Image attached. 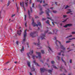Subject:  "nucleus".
<instances>
[{
  "label": "nucleus",
  "mask_w": 75,
  "mask_h": 75,
  "mask_svg": "<svg viewBox=\"0 0 75 75\" xmlns=\"http://www.w3.org/2000/svg\"><path fill=\"white\" fill-rule=\"evenodd\" d=\"M32 21H33L32 24L33 27H35V26L38 27V25L41 28L42 27V26H41V23L40 22H38V24H36V23H34V20L33 18H32Z\"/></svg>",
  "instance_id": "nucleus-1"
},
{
  "label": "nucleus",
  "mask_w": 75,
  "mask_h": 75,
  "mask_svg": "<svg viewBox=\"0 0 75 75\" xmlns=\"http://www.w3.org/2000/svg\"><path fill=\"white\" fill-rule=\"evenodd\" d=\"M27 36V30H25L24 31V32L23 33V38L24 39H23V42L22 43L24 42L26 40V37Z\"/></svg>",
  "instance_id": "nucleus-2"
},
{
  "label": "nucleus",
  "mask_w": 75,
  "mask_h": 75,
  "mask_svg": "<svg viewBox=\"0 0 75 75\" xmlns=\"http://www.w3.org/2000/svg\"><path fill=\"white\" fill-rule=\"evenodd\" d=\"M48 30H47V31L45 32V34H42L41 35L40 37L42 40H44L45 38V34L48 32Z\"/></svg>",
  "instance_id": "nucleus-3"
},
{
  "label": "nucleus",
  "mask_w": 75,
  "mask_h": 75,
  "mask_svg": "<svg viewBox=\"0 0 75 75\" xmlns=\"http://www.w3.org/2000/svg\"><path fill=\"white\" fill-rule=\"evenodd\" d=\"M45 71H47L49 73H51L52 72V70H47L46 69H45L44 68H42L40 69V71L41 72H44Z\"/></svg>",
  "instance_id": "nucleus-4"
},
{
  "label": "nucleus",
  "mask_w": 75,
  "mask_h": 75,
  "mask_svg": "<svg viewBox=\"0 0 75 75\" xmlns=\"http://www.w3.org/2000/svg\"><path fill=\"white\" fill-rule=\"evenodd\" d=\"M37 34H38V32H37V31H36V32H35L33 33H31L30 34V35L31 36V37H35V34L37 35Z\"/></svg>",
  "instance_id": "nucleus-5"
},
{
  "label": "nucleus",
  "mask_w": 75,
  "mask_h": 75,
  "mask_svg": "<svg viewBox=\"0 0 75 75\" xmlns=\"http://www.w3.org/2000/svg\"><path fill=\"white\" fill-rule=\"evenodd\" d=\"M40 37H39L38 38V43H37L35 42L33 43V44L35 45H37V46H40L41 45V43H40Z\"/></svg>",
  "instance_id": "nucleus-6"
},
{
  "label": "nucleus",
  "mask_w": 75,
  "mask_h": 75,
  "mask_svg": "<svg viewBox=\"0 0 75 75\" xmlns=\"http://www.w3.org/2000/svg\"><path fill=\"white\" fill-rule=\"evenodd\" d=\"M36 53L38 55V56H36V58H37L38 57L39 59H40L41 58V53L40 52H36Z\"/></svg>",
  "instance_id": "nucleus-7"
},
{
  "label": "nucleus",
  "mask_w": 75,
  "mask_h": 75,
  "mask_svg": "<svg viewBox=\"0 0 75 75\" xmlns=\"http://www.w3.org/2000/svg\"><path fill=\"white\" fill-rule=\"evenodd\" d=\"M57 42H59V44L61 47H64V46L63 45H61V42H60L57 40H56V41L55 42V44H56L57 47H58V45H57Z\"/></svg>",
  "instance_id": "nucleus-8"
},
{
  "label": "nucleus",
  "mask_w": 75,
  "mask_h": 75,
  "mask_svg": "<svg viewBox=\"0 0 75 75\" xmlns=\"http://www.w3.org/2000/svg\"><path fill=\"white\" fill-rule=\"evenodd\" d=\"M33 50H32L31 52H31H29V53H27V55L28 57V58H29L30 59V56H29V55H32V54H33Z\"/></svg>",
  "instance_id": "nucleus-9"
},
{
  "label": "nucleus",
  "mask_w": 75,
  "mask_h": 75,
  "mask_svg": "<svg viewBox=\"0 0 75 75\" xmlns=\"http://www.w3.org/2000/svg\"><path fill=\"white\" fill-rule=\"evenodd\" d=\"M60 48L62 50H61V53H64V51L65 50V48L64 47H60Z\"/></svg>",
  "instance_id": "nucleus-10"
},
{
  "label": "nucleus",
  "mask_w": 75,
  "mask_h": 75,
  "mask_svg": "<svg viewBox=\"0 0 75 75\" xmlns=\"http://www.w3.org/2000/svg\"><path fill=\"white\" fill-rule=\"evenodd\" d=\"M46 12V14H47L48 16H50V15H49V13L50 12V11L49 10V9H47V10L45 11Z\"/></svg>",
  "instance_id": "nucleus-11"
},
{
  "label": "nucleus",
  "mask_w": 75,
  "mask_h": 75,
  "mask_svg": "<svg viewBox=\"0 0 75 75\" xmlns=\"http://www.w3.org/2000/svg\"><path fill=\"white\" fill-rule=\"evenodd\" d=\"M72 24H69L66 25L65 26H64V27L67 28V27H71V26H72Z\"/></svg>",
  "instance_id": "nucleus-12"
},
{
  "label": "nucleus",
  "mask_w": 75,
  "mask_h": 75,
  "mask_svg": "<svg viewBox=\"0 0 75 75\" xmlns=\"http://www.w3.org/2000/svg\"><path fill=\"white\" fill-rule=\"evenodd\" d=\"M20 6H21L22 7H23V8L25 11V7H24V2H22V3L21 2L20 3Z\"/></svg>",
  "instance_id": "nucleus-13"
},
{
  "label": "nucleus",
  "mask_w": 75,
  "mask_h": 75,
  "mask_svg": "<svg viewBox=\"0 0 75 75\" xmlns=\"http://www.w3.org/2000/svg\"><path fill=\"white\" fill-rule=\"evenodd\" d=\"M47 18H48V19H50V20H51L52 21V24L54 26L55 25H54V20L53 19H52V18L50 17V18H48V17H47Z\"/></svg>",
  "instance_id": "nucleus-14"
},
{
  "label": "nucleus",
  "mask_w": 75,
  "mask_h": 75,
  "mask_svg": "<svg viewBox=\"0 0 75 75\" xmlns=\"http://www.w3.org/2000/svg\"><path fill=\"white\" fill-rule=\"evenodd\" d=\"M17 31L18 34L19 35H21V32H22V31H21V30H18Z\"/></svg>",
  "instance_id": "nucleus-15"
},
{
  "label": "nucleus",
  "mask_w": 75,
  "mask_h": 75,
  "mask_svg": "<svg viewBox=\"0 0 75 75\" xmlns=\"http://www.w3.org/2000/svg\"><path fill=\"white\" fill-rule=\"evenodd\" d=\"M62 69H63V70H64L65 72H67V71H66V70L65 69H63V68H62V65L61 66V67L60 68V70L61 71H62V70H61Z\"/></svg>",
  "instance_id": "nucleus-16"
},
{
  "label": "nucleus",
  "mask_w": 75,
  "mask_h": 75,
  "mask_svg": "<svg viewBox=\"0 0 75 75\" xmlns=\"http://www.w3.org/2000/svg\"><path fill=\"white\" fill-rule=\"evenodd\" d=\"M42 8H40V11L41 12L39 13V14L40 15H41L43 13H44V12L43 11H42Z\"/></svg>",
  "instance_id": "nucleus-17"
},
{
  "label": "nucleus",
  "mask_w": 75,
  "mask_h": 75,
  "mask_svg": "<svg viewBox=\"0 0 75 75\" xmlns=\"http://www.w3.org/2000/svg\"><path fill=\"white\" fill-rule=\"evenodd\" d=\"M11 3V1H8V3H7V4L6 5L7 7H8V6H9V5H10V4Z\"/></svg>",
  "instance_id": "nucleus-18"
},
{
  "label": "nucleus",
  "mask_w": 75,
  "mask_h": 75,
  "mask_svg": "<svg viewBox=\"0 0 75 75\" xmlns=\"http://www.w3.org/2000/svg\"><path fill=\"white\" fill-rule=\"evenodd\" d=\"M33 63L35 64V65H37L38 67L40 66V65H38V63H37L36 62L35 60H34L33 61Z\"/></svg>",
  "instance_id": "nucleus-19"
},
{
  "label": "nucleus",
  "mask_w": 75,
  "mask_h": 75,
  "mask_svg": "<svg viewBox=\"0 0 75 75\" xmlns=\"http://www.w3.org/2000/svg\"><path fill=\"white\" fill-rule=\"evenodd\" d=\"M30 62H29L28 61V62L27 64H28V67H31V66L30 65Z\"/></svg>",
  "instance_id": "nucleus-20"
},
{
  "label": "nucleus",
  "mask_w": 75,
  "mask_h": 75,
  "mask_svg": "<svg viewBox=\"0 0 75 75\" xmlns=\"http://www.w3.org/2000/svg\"><path fill=\"white\" fill-rule=\"evenodd\" d=\"M28 14L29 16V18H30V11L29 10H28Z\"/></svg>",
  "instance_id": "nucleus-21"
},
{
  "label": "nucleus",
  "mask_w": 75,
  "mask_h": 75,
  "mask_svg": "<svg viewBox=\"0 0 75 75\" xmlns=\"http://www.w3.org/2000/svg\"><path fill=\"white\" fill-rule=\"evenodd\" d=\"M61 59L62 61H63V62H64V63L65 65H66V62H65V61H64V60H63V58L62 57L61 58Z\"/></svg>",
  "instance_id": "nucleus-22"
},
{
  "label": "nucleus",
  "mask_w": 75,
  "mask_h": 75,
  "mask_svg": "<svg viewBox=\"0 0 75 75\" xmlns=\"http://www.w3.org/2000/svg\"><path fill=\"white\" fill-rule=\"evenodd\" d=\"M46 23L50 25V22H49V20H47L46 21Z\"/></svg>",
  "instance_id": "nucleus-23"
},
{
  "label": "nucleus",
  "mask_w": 75,
  "mask_h": 75,
  "mask_svg": "<svg viewBox=\"0 0 75 75\" xmlns=\"http://www.w3.org/2000/svg\"><path fill=\"white\" fill-rule=\"evenodd\" d=\"M24 51V47H23L22 48L21 50V52H23Z\"/></svg>",
  "instance_id": "nucleus-24"
},
{
  "label": "nucleus",
  "mask_w": 75,
  "mask_h": 75,
  "mask_svg": "<svg viewBox=\"0 0 75 75\" xmlns=\"http://www.w3.org/2000/svg\"><path fill=\"white\" fill-rule=\"evenodd\" d=\"M69 11V12H67V14H69V13H71L72 11H71V9H68Z\"/></svg>",
  "instance_id": "nucleus-25"
},
{
  "label": "nucleus",
  "mask_w": 75,
  "mask_h": 75,
  "mask_svg": "<svg viewBox=\"0 0 75 75\" xmlns=\"http://www.w3.org/2000/svg\"><path fill=\"white\" fill-rule=\"evenodd\" d=\"M58 31V29H55L54 30H53V33H55V31H56V32H57Z\"/></svg>",
  "instance_id": "nucleus-26"
},
{
  "label": "nucleus",
  "mask_w": 75,
  "mask_h": 75,
  "mask_svg": "<svg viewBox=\"0 0 75 75\" xmlns=\"http://www.w3.org/2000/svg\"><path fill=\"white\" fill-rule=\"evenodd\" d=\"M31 70L32 71H35V69L34 67H33L31 69Z\"/></svg>",
  "instance_id": "nucleus-27"
},
{
  "label": "nucleus",
  "mask_w": 75,
  "mask_h": 75,
  "mask_svg": "<svg viewBox=\"0 0 75 75\" xmlns=\"http://www.w3.org/2000/svg\"><path fill=\"white\" fill-rule=\"evenodd\" d=\"M52 67H53L54 68H55V69H58V68L57 67L55 66L54 65H52Z\"/></svg>",
  "instance_id": "nucleus-28"
},
{
  "label": "nucleus",
  "mask_w": 75,
  "mask_h": 75,
  "mask_svg": "<svg viewBox=\"0 0 75 75\" xmlns=\"http://www.w3.org/2000/svg\"><path fill=\"white\" fill-rule=\"evenodd\" d=\"M37 1H38V2H40V3H41L42 2V0H41L40 1V0H37Z\"/></svg>",
  "instance_id": "nucleus-29"
},
{
  "label": "nucleus",
  "mask_w": 75,
  "mask_h": 75,
  "mask_svg": "<svg viewBox=\"0 0 75 75\" xmlns=\"http://www.w3.org/2000/svg\"><path fill=\"white\" fill-rule=\"evenodd\" d=\"M48 34H53L54 33H51V32H48Z\"/></svg>",
  "instance_id": "nucleus-30"
},
{
  "label": "nucleus",
  "mask_w": 75,
  "mask_h": 75,
  "mask_svg": "<svg viewBox=\"0 0 75 75\" xmlns=\"http://www.w3.org/2000/svg\"><path fill=\"white\" fill-rule=\"evenodd\" d=\"M41 52L42 54H44L45 52H44V51L42 50H41Z\"/></svg>",
  "instance_id": "nucleus-31"
},
{
  "label": "nucleus",
  "mask_w": 75,
  "mask_h": 75,
  "mask_svg": "<svg viewBox=\"0 0 75 75\" xmlns=\"http://www.w3.org/2000/svg\"><path fill=\"white\" fill-rule=\"evenodd\" d=\"M30 11L31 13L33 12V9H32V8H31V7H30Z\"/></svg>",
  "instance_id": "nucleus-32"
},
{
  "label": "nucleus",
  "mask_w": 75,
  "mask_h": 75,
  "mask_svg": "<svg viewBox=\"0 0 75 75\" xmlns=\"http://www.w3.org/2000/svg\"><path fill=\"white\" fill-rule=\"evenodd\" d=\"M16 6L17 8V9L18 10V9L19 8H18V6H17V3H16Z\"/></svg>",
  "instance_id": "nucleus-33"
},
{
  "label": "nucleus",
  "mask_w": 75,
  "mask_h": 75,
  "mask_svg": "<svg viewBox=\"0 0 75 75\" xmlns=\"http://www.w3.org/2000/svg\"><path fill=\"white\" fill-rule=\"evenodd\" d=\"M47 5H48L47 4H45L43 5V7H45V6H47Z\"/></svg>",
  "instance_id": "nucleus-34"
},
{
  "label": "nucleus",
  "mask_w": 75,
  "mask_h": 75,
  "mask_svg": "<svg viewBox=\"0 0 75 75\" xmlns=\"http://www.w3.org/2000/svg\"><path fill=\"white\" fill-rule=\"evenodd\" d=\"M53 12L54 13H57V11H53Z\"/></svg>",
  "instance_id": "nucleus-35"
},
{
  "label": "nucleus",
  "mask_w": 75,
  "mask_h": 75,
  "mask_svg": "<svg viewBox=\"0 0 75 75\" xmlns=\"http://www.w3.org/2000/svg\"><path fill=\"white\" fill-rule=\"evenodd\" d=\"M71 42V41H70V40L67 41L66 42V43H69V42Z\"/></svg>",
  "instance_id": "nucleus-36"
},
{
  "label": "nucleus",
  "mask_w": 75,
  "mask_h": 75,
  "mask_svg": "<svg viewBox=\"0 0 75 75\" xmlns=\"http://www.w3.org/2000/svg\"><path fill=\"white\" fill-rule=\"evenodd\" d=\"M26 18H27V16L26 15H25V21L26 20Z\"/></svg>",
  "instance_id": "nucleus-37"
},
{
  "label": "nucleus",
  "mask_w": 75,
  "mask_h": 75,
  "mask_svg": "<svg viewBox=\"0 0 75 75\" xmlns=\"http://www.w3.org/2000/svg\"><path fill=\"white\" fill-rule=\"evenodd\" d=\"M72 35H70V36H69V37H67L66 38H69V37H72Z\"/></svg>",
  "instance_id": "nucleus-38"
},
{
  "label": "nucleus",
  "mask_w": 75,
  "mask_h": 75,
  "mask_svg": "<svg viewBox=\"0 0 75 75\" xmlns=\"http://www.w3.org/2000/svg\"><path fill=\"white\" fill-rule=\"evenodd\" d=\"M49 49L50 50V51H52V49H51L50 47H49Z\"/></svg>",
  "instance_id": "nucleus-39"
},
{
  "label": "nucleus",
  "mask_w": 75,
  "mask_h": 75,
  "mask_svg": "<svg viewBox=\"0 0 75 75\" xmlns=\"http://www.w3.org/2000/svg\"><path fill=\"white\" fill-rule=\"evenodd\" d=\"M73 39L75 40V38H72V39H70V38L69 39V40H73Z\"/></svg>",
  "instance_id": "nucleus-40"
},
{
  "label": "nucleus",
  "mask_w": 75,
  "mask_h": 75,
  "mask_svg": "<svg viewBox=\"0 0 75 75\" xmlns=\"http://www.w3.org/2000/svg\"><path fill=\"white\" fill-rule=\"evenodd\" d=\"M54 63H55V62H54V61H52L51 62V64H54Z\"/></svg>",
  "instance_id": "nucleus-41"
},
{
  "label": "nucleus",
  "mask_w": 75,
  "mask_h": 75,
  "mask_svg": "<svg viewBox=\"0 0 75 75\" xmlns=\"http://www.w3.org/2000/svg\"><path fill=\"white\" fill-rule=\"evenodd\" d=\"M16 43L17 45H18V41H17L16 42Z\"/></svg>",
  "instance_id": "nucleus-42"
},
{
  "label": "nucleus",
  "mask_w": 75,
  "mask_h": 75,
  "mask_svg": "<svg viewBox=\"0 0 75 75\" xmlns=\"http://www.w3.org/2000/svg\"><path fill=\"white\" fill-rule=\"evenodd\" d=\"M35 56H34V55H33V57H32V58H33V59H34V58H35Z\"/></svg>",
  "instance_id": "nucleus-43"
},
{
  "label": "nucleus",
  "mask_w": 75,
  "mask_h": 75,
  "mask_svg": "<svg viewBox=\"0 0 75 75\" xmlns=\"http://www.w3.org/2000/svg\"><path fill=\"white\" fill-rule=\"evenodd\" d=\"M57 57L58 58L57 59H58V60H59V59H60V57H59L58 56H57Z\"/></svg>",
  "instance_id": "nucleus-44"
},
{
  "label": "nucleus",
  "mask_w": 75,
  "mask_h": 75,
  "mask_svg": "<svg viewBox=\"0 0 75 75\" xmlns=\"http://www.w3.org/2000/svg\"><path fill=\"white\" fill-rule=\"evenodd\" d=\"M14 16H15V14L12 15L11 17H13Z\"/></svg>",
  "instance_id": "nucleus-45"
},
{
  "label": "nucleus",
  "mask_w": 75,
  "mask_h": 75,
  "mask_svg": "<svg viewBox=\"0 0 75 75\" xmlns=\"http://www.w3.org/2000/svg\"><path fill=\"white\" fill-rule=\"evenodd\" d=\"M68 7H69V6H68V5H67V6H66L65 7V9H67V8H68Z\"/></svg>",
  "instance_id": "nucleus-46"
},
{
  "label": "nucleus",
  "mask_w": 75,
  "mask_h": 75,
  "mask_svg": "<svg viewBox=\"0 0 75 75\" xmlns=\"http://www.w3.org/2000/svg\"><path fill=\"white\" fill-rule=\"evenodd\" d=\"M67 17V15H64L63 17L64 18H65V17Z\"/></svg>",
  "instance_id": "nucleus-47"
},
{
  "label": "nucleus",
  "mask_w": 75,
  "mask_h": 75,
  "mask_svg": "<svg viewBox=\"0 0 75 75\" xmlns=\"http://www.w3.org/2000/svg\"><path fill=\"white\" fill-rule=\"evenodd\" d=\"M27 45L28 46V47H30V46H29V45L28 43H27Z\"/></svg>",
  "instance_id": "nucleus-48"
},
{
  "label": "nucleus",
  "mask_w": 75,
  "mask_h": 75,
  "mask_svg": "<svg viewBox=\"0 0 75 75\" xmlns=\"http://www.w3.org/2000/svg\"><path fill=\"white\" fill-rule=\"evenodd\" d=\"M67 21V20H64V21H62V22L63 23H64V22H65V21Z\"/></svg>",
  "instance_id": "nucleus-49"
},
{
  "label": "nucleus",
  "mask_w": 75,
  "mask_h": 75,
  "mask_svg": "<svg viewBox=\"0 0 75 75\" xmlns=\"http://www.w3.org/2000/svg\"><path fill=\"white\" fill-rule=\"evenodd\" d=\"M32 7H34V4H32Z\"/></svg>",
  "instance_id": "nucleus-50"
},
{
  "label": "nucleus",
  "mask_w": 75,
  "mask_h": 75,
  "mask_svg": "<svg viewBox=\"0 0 75 75\" xmlns=\"http://www.w3.org/2000/svg\"><path fill=\"white\" fill-rule=\"evenodd\" d=\"M46 20V18H42V20Z\"/></svg>",
  "instance_id": "nucleus-51"
},
{
  "label": "nucleus",
  "mask_w": 75,
  "mask_h": 75,
  "mask_svg": "<svg viewBox=\"0 0 75 75\" xmlns=\"http://www.w3.org/2000/svg\"><path fill=\"white\" fill-rule=\"evenodd\" d=\"M28 3V2H27V3H25V4H26V6H28V5L27 4Z\"/></svg>",
  "instance_id": "nucleus-52"
},
{
  "label": "nucleus",
  "mask_w": 75,
  "mask_h": 75,
  "mask_svg": "<svg viewBox=\"0 0 75 75\" xmlns=\"http://www.w3.org/2000/svg\"><path fill=\"white\" fill-rule=\"evenodd\" d=\"M58 55H61V53L60 52V53H59Z\"/></svg>",
  "instance_id": "nucleus-53"
},
{
  "label": "nucleus",
  "mask_w": 75,
  "mask_h": 75,
  "mask_svg": "<svg viewBox=\"0 0 75 75\" xmlns=\"http://www.w3.org/2000/svg\"><path fill=\"white\" fill-rule=\"evenodd\" d=\"M72 34H75V32H72Z\"/></svg>",
  "instance_id": "nucleus-54"
},
{
  "label": "nucleus",
  "mask_w": 75,
  "mask_h": 75,
  "mask_svg": "<svg viewBox=\"0 0 75 75\" xmlns=\"http://www.w3.org/2000/svg\"><path fill=\"white\" fill-rule=\"evenodd\" d=\"M70 63H72V60L70 59Z\"/></svg>",
  "instance_id": "nucleus-55"
},
{
  "label": "nucleus",
  "mask_w": 75,
  "mask_h": 75,
  "mask_svg": "<svg viewBox=\"0 0 75 75\" xmlns=\"http://www.w3.org/2000/svg\"><path fill=\"white\" fill-rule=\"evenodd\" d=\"M38 18V16H36L35 17V18Z\"/></svg>",
  "instance_id": "nucleus-56"
},
{
  "label": "nucleus",
  "mask_w": 75,
  "mask_h": 75,
  "mask_svg": "<svg viewBox=\"0 0 75 75\" xmlns=\"http://www.w3.org/2000/svg\"><path fill=\"white\" fill-rule=\"evenodd\" d=\"M25 27L27 26V22H26V23H25Z\"/></svg>",
  "instance_id": "nucleus-57"
},
{
  "label": "nucleus",
  "mask_w": 75,
  "mask_h": 75,
  "mask_svg": "<svg viewBox=\"0 0 75 75\" xmlns=\"http://www.w3.org/2000/svg\"><path fill=\"white\" fill-rule=\"evenodd\" d=\"M40 30V28H38V29L37 30V31H39Z\"/></svg>",
  "instance_id": "nucleus-58"
},
{
  "label": "nucleus",
  "mask_w": 75,
  "mask_h": 75,
  "mask_svg": "<svg viewBox=\"0 0 75 75\" xmlns=\"http://www.w3.org/2000/svg\"><path fill=\"white\" fill-rule=\"evenodd\" d=\"M55 4H56V5H57V2H55Z\"/></svg>",
  "instance_id": "nucleus-59"
},
{
  "label": "nucleus",
  "mask_w": 75,
  "mask_h": 75,
  "mask_svg": "<svg viewBox=\"0 0 75 75\" xmlns=\"http://www.w3.org/2000/svg\"><path fill=\"white\" fill-rule=\"evenodd\" d=\"M41 48H42V47H40V48H37V49H41Z\"/></svg>",
  "instance_id": "nucleus-60"
},
{
  "label": "nucleus",
  "mask_w": 75,
  "mask_h": 75,
  "mask_svg": "<svg viewBox=\"0 0 75 75\" xmlns=\"http://www.w3.org/2000/svg\"><path fill=\"white\" fill-rule=\"evenodd\" d=\"M30 75H33V74H32L31 72H30Z\"/></svg>",
  "instance_id": "nucleus-61"
},
{
  "label": "nucleus",
  "mask_w": 75,
  "mask_h": 75,
  "mask_svg": "<svg viewBox=\"0 0 75 75\" xmlns=\"http://www.w3.org/2000/svg\"><path fill=\"white\" fill-rule=\"evenodd\" d=\"M54 40H57V38L56 37H54Z\"/></svg>",
  "instance_id": "nucleus-62"
},
{
  "label": "nucleus",
  "mask_w": 75,
  "mask_h": 75,
  "mask_svg": "<svg viewBox=\"0 0 75 75\" xmlns=\"http://www.w3.org/2000/svg\"><path fill=\"white\" fill-rule=\"evenodd\" d=\"M60 75H65V74H62Z\"/></svg>",
  "instance_id": "nucleus-63"
},
{
  "label": "nucleus",
  "mask_w": 75,
  "mask_h": 75,
  "mask_svg": "<svg viewBox=\"0 0 75 75\" xmlns=\"http://www.w3.org/2000/svg\"><path fill=\"white\" fill-rule=\"evenodd\" d=\"M14 62V63H15V64H17V62Z\"/></svg>",
  "instance_id": "nucleus-64"
}]
</instances>
